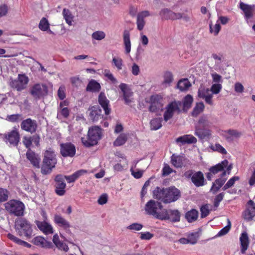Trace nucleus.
Listing matches in <instances>:
<instances>
[{
    "label": "nucleus",
    "mask_w": 255,
    "mask_h": 255,
    "mask_svg": "<svg viewBox=\"0 0 255 255\" xmlns=\"http://www.w3.org/2000/svg\"><path fill=\"white\" fill-rule=\"evenodd\" d=\"M210 90L209 88H206L204 87H201L198 89V95L200 98H203L208 95L211 94Z\"/></svg>",
    "instance_id": "nucleus-51"
},
{
    "label": "nucleus",
    "mask_w": 255,
    "mask_h": 255,
    "mask_svg": "<svg viewBox=\"0 0 255 255\" xmlns=\"http://www.w3.org/2000/svg\"><path fill=\"white\" fill-rule=\"evenodd\" d=\"M213 149L223 154H226L227 153L226 150L219 143H216Z\"/></svg>",
    "instance_id": "nucleus-60"
},
{
    "label": "nucleus",
    "mask_w": 255,
    "mask_h": 255,
    "mask_svg": "<svg viewBox=\"0 0 255 255\" xmlns=\"http://www.w3.org/2000/svg\"><path fill=\"white\" fill-rule=\"evenodd\" d=\"M58 115H60L64 118H67L70 114L69 109L67 108H62L58 109Z\"/></svg>",
    "instance_id": "nucleus-55"
},
{
    "label": "nucleus",
    "mask_w": 255,
    "mask_h": 255,
    "mask_svg": "<svg viewBox=\"0 0 255 255\" xmlns=\"http://www.w3.org/2000/svg\"><path fill=\"white\" fill-rule=\"evenodd\" d=\"M26 157L33 167L37 168L40 167V158L38 154L31 149H28L26 153Z\"/></svg>",
    "instance_id": "nucleus-20"
},
{
    "label": "nucleus",
    "mask_w": 255,
    "mask_h": 255,
    "mask_svg": "<svg viewBox=\"0 0 255 255\" xmlns=\"http://www.w3.org/2000/svg\"><path fill=\"white\" fill-rule=\"evenodd\" d=\"M105 36V33L102 31H96L92 34V38L97 40H101L104 39Z\"/></svg>",
    "instance_id": "nucleus-50"
},
{
    "label": "nucleus",
    "mask_w": 255,
    "mask_h": 255,
    "mask_svg": "<svg viewBox=\"0 0 255 255\" xmlns=\"http://www.w3.org/2000/svg\"><path fill=\"white\" fill-rule=\"evenodd\" d=\"M39 28L40 30L44 31H46L49 29V23L46 18L43 17L41 19L39 24Z\"/></svg>",
    "instance_id": "nucleus-49"
},
{
    "label": "nucleus",
    "mask_w": 255,
    "mask_h": 255,
    "mask_svg": "<svg viewBox=\"0 0 255 255\" xmlns=\"http://www.w3.org/2000/svg\"><path fill=\"white\" fill-rule=\"evenodd\" d=\"M240 8L244 11L245 16L250 18L253 16V12L255 9V5H249L243 2H241L240 4Z\"/></svg>",
    "instance_id": "nucleus-27"
},
{
    "label": "nucleus",
    "mask_w": 255,
    "mask_h": 255,
    "mask_svg": "<svg viewBox=\"0 0 255 255\" xmlns=\"http://www.w3.org/2000/svg\"><path fill=\"white\" fill-rule=\"evenodd\" d=\"M65 88L64 86H60L57 92V95L60 100H63L65 98Z\"/></svg>",
    "instance_id": "nucleus-64"
},
{
    "label": "nucleus",
    "mask_w": 255,
    "mask_h": 255,
    "mask_svg": "<svg viewBox=\"0 0 255 255\" xmlns=\"http://www.w3.org/2000/svg\"><path fill=\"white\" fill-rule=\"evenodd\" d=\"M162 97L161 96L159 95H152L149 99V111L152 113H156L162 109Z\"/></svg>",
    "instance_id": "nucleus-14"
},
{
    "label": "nucleus",
    "mask_w": 255,
    "mask_h": 255,
    "mask_svg": "<svg viewBox=\"0 0 255 255\" xmlns=\"http://www.w3.org/2000/svg\"><path fill=\"white\" fill-rule=\"evenodd\" d=\"M43 154L41 172L43 175H47L55 167L57 159L54 150L51 147L45 150Z\"/></svg>",
    "instance_id": "nucleus-3"
},
{
    "label": "nucleus",
    "mask_w": 255,
    "mask_h": 255,
    "mask_svg": "<svg viewBox=\"0 0 255 255\" xmlns=\"http://www.w3.org/2000/svg\"><path fill=\"white\" fill-rule=\"evenodd\" d=\"M205 106L202 102L197 103L194 107L192 115L194 117L197 116L199 114L202 112L204 109Z\"/></svg>",
    "instance_id": "nucleus-44"
},
{
    "label": "nucleus",
    "mask_w": 255,
    "mask_h": 255,
    "mask_svg": "<svg viewBox=\"0 0 255 255\" xmlns=\"http://www.w3.org/2000/svg\"><path fill=\"white\" fill-rule=\"evenodd\" d=\"M145 213L156 219H168L172 222L179 221L180 218L178 210H168L166 208H145Z\"/></svg>",
    "instance_id": "nucleus-2"
},
{
    "label": "nucleus",
    "mask_w": 255,
    "mask_h": 255,
    "mask_svg": "<svg viewBox=\"0 0 255 255\" xmlns=\"http://www.w3.org/2000/svg\"><path fill=\"white\" fill-rule=\"evenodd\" d=\"M90 118L93 122L98 121L103 117L101 109L98 106H93L90 109Z\"/></svg>",
    "instance_id": "nucleus-26"
},
{
    "label": "nucleus",
    "mask_w": 255,
    "mask_h": 255,
    "mask_svg": "<svg viewBox=\"0 0 255 255\" xmlns=\"http://www.w3.org/2000/svg\"><path fill=\"white\" fill-rule=\"evenodd\" d=\"M5 207H24V204L19 200H10L5 204Z\"/></svg>",
    "instance_id": "nucleus-41"
},
{
    "label": "nucleus",
    "mask_w": 255,
    "mask_h": 255,
    "mask_svg": "<svg viewBox=\"0 0 255 255\" xmlns=\"http://www.w3.org/2000/svg\"><path fill=\"white\" fill-rule=\"evenodd\" d=\"M182 103L180 101L174 100L170 102L165 108V111L163 114L164 120L167 122L170 120L173 116L174 113L177 112L179 114L181 112L180 107Z\"/></svg>",
    "instance_id": "nucleus-7"
},
{
    "label": "nucleus",
    "mask_w": 255,
    "mask_h": 255,
    "mask_svg": "<svg viewBox=\"0 0 255 255\" xmlns=\"http://www.w3.org/2000/svg\"><path fill=\"white\" fill-rule=\"evenodd\" d=\"M241 244V251L242 254H244L247 250L249 245V238L246 232L242 233L240 237Z\"/></svg>",
    "instance_id": "nucleus-25"
},
{
    "label": "nucleus",
    "mask_w": 255,
    "mask_h": 255,
    "mask_svg": "<svg viewBox=\"0 0 255 255\" xmlns=\"http://www.w3.org/2000/svg\"><path fill=\"white\" fill-rule=\"evenodd\" d=\"M3 140L10 146H17L20 141V134L18 129L15 128L5 133L3 135Z\"/></svg>",
    "instance_id": "nucleus-9"
},
{
    "label": "nucleus",
    "mask_w": 255,
    "mask_h": 255,
    "mask_svg": "<svg viewBox=\"0 0 255 255\" xmlns=\"http://www.w3.org/2000/svg\"><path fill=\"white\" fill-rule=\"evenodd\" d=\"M177 88L181 91L187 90L191 86L190 82L187 78L180 79L177 83Z\"/></svg>",
    "instance_id": "nucleus-35"
},
{
    "label": "nucleus",
    "mask_w": 255,
    "mask_h": 255,
    "mask_svg": "<svg viewBox=\"0 0 255 255\" xmlns=\"http://www.w3.org/2000/svg\"><path fill=\"white\" fill-rule=\"evenodd\" d=\"M100 84L95 80L90 81L86 87V91L92 92H99L101 89Z\"/></svg>",
    "instance_id": "nucleus-34"
},
{
    "label": "nucleus",
    "mask_w": 255,
    "mask_h": 255,
    "mask_svg": "<svg viewBox=\"0 0 255 255\" xmlns=\"http://www.w3.org/2000/svg\"><path fill=\"white\" fill-rule=\"evenodd\" d=\"M165 189H161L159 187H156L153 191V196L154 198L160 200L164 203V198L165 195Z\"/></svg>",
    "instance_id": "nucleus-33"
},
{
    "label": "nucleus",
    "mask_w": 255,
    "mask_h": 255,
    "mask_svg": "<svg viewBox=\"0 0 255 255\" xmlns=\"http://www.w3.org/2000/svg\"><path fill=\"white\" fill-rule=\"evenodd\" d=\"M127 139L126 134L124 133L121 134L114 141V145L116 146H121L126 143Z\"/></svg>",
    "instance_id": "nucleus-43"
},
{
    "label": "nucleus",
    "mask_w": 255,
    "mask_h": 255,
    "mask_svg": "<svg viewBox=\"0 0 255 255\" xmlns=\"http://www.w3.org/2000/svg\"><path fill=\"white\" fill-rule=\"evenodd\" d=\"M62 14L66 23L68 25H71L72 24V22L73 21L74 16L72 15L70 10L67 8H64L62 11Z\"/></svg>",
    "instance_id": "nucleus-38"
},
{
    "label": "nucleus",
    "mask_w": 255,
    "mask_h": 255,
    "mask_svg": "<svg viewBox=\"0 0 255 255\" xmlns=\"http://www.w3.org/2000/svg\"><path fill=\"white\" fill-rule=\"evenodd\" d=\"M104 75L112 83H115L117 82L116 79L114 77L112 73L110 72L109 70H105L104 72Z\"/></svg>",
    "instance_id": "nucleus-63"
},
{
    "label": "nucleus",
    "mask_w": 255,
    "mask_h": 255,
    "mask_svg": "<svg viewBox=\"0 0 255 255\" xmlns=\"http://www.w3.org/2000/svg\"><path fill=\"white\" fill-rule=\"evenodd\" d=\"M22 115L21 114H13L10 115H8L6 117V120L10 122L11 123H16L21 121L22 120Z\"/></svg>",
    "instance_id": "nucleus-47"
},
{
    "label": "nucleus",
    "mask_w": 255,
    "mask_h": 255,
    "mask_svg": "<svg viewBox=\"0 0 255 255\" xmlns=\"http://www.w3.org/2000/svg\"><path fill=\"white\" fill-rule=\"evenodd\" d=\"M123 60L120 57H114L112 60V63L116 67L118 70L122 69Z\"/></svg>",
    "instance_id": "nucleus-54"
},
{
    "label": "nucleus",
    "mask_w": 255,
    "mask_h": 255,
    "mask_svg": "<svg viewBox=\"0 0 255 255\" xmlns=\"http://www.w3.org/2000/svg\"><path fill=\"white\" fill-rule=\"evenodd\" d=\"M102 136V128L99 126H93L89 128L87 136L81 138V141L84 146L90 147L97 145Z\"/></svg>",
    "instance_id": "nucleus-4"
},
{
    "label": "nucleus",
    "mask_w": 255,
    "mask_h": 255,
    "mask_svg": "<svg viewBox=\"0 0 255 255\" xmlns=\"http://www.w3.org/2000/svg\"><path fill=\"white\" fill-rule=\"evenodd\" d=\"M240 179L239 176H234L232 178H231L224 185L222 188L223 190L225 191L228 189L233 187L236 181H239Z\"/></svg>",
    "instance_id": "nucleus-42"
},
{
    "label": "nucleus",
    "mask_w": 255,
    "mask_h": 255,
    "mask_svg": "<svg viewBox=\"0 0 255 255\" xmlns=\"http://www.w3.org/2000/svg\"><path fill=\"white\" fill-rule=\"evenodd\" d=\"M195 134L200 139H204L211 135V131L205 128L196 127Z\"/></svg>",
    "instance_id": "nucleus-30"
},
{
    "label": "nucleus",
    "mask_w": 255,
    "mask_h": 255,
    "mask_svg": "<svg viewBox=\"0 0 255 255\" xmlns=\"http://www.w3.org/2000/svg\"><path fill=\"white\" fill-rule=\"evenodd\" d=\"M243 216L245 220H251L255 217V208H247L243 213Z\"/></svg>",
    "instance_id": "nucleus-40"
},
{
    "label": "nucleus",
    "mask_w": 255,
    "mask_h": 255,
    "mask_svg": "<svg viewBox=\"0 0 255 255\" xmlns=\"http://www.w3.org/2000/svg\"><path fill=\"white\" fill-rule=\"evenodd\" d=\"M54 222L59 227L64 230L66 234L71 237L73 234L70 229L71 226L69 223L60 215H56L54 216Z\"/></svg>",
    "instance_id": "nucleus-16"
},
{
    "label": "nucleus",
    "mask_w": 255,
    "mask_h": 255,
    "mask_svg": "<svg viewBox=\"0 0 255 255\" xmlns=\"http://www.w3.org/2000/svg\"><path fill=\"white\" fill-rule=\"evenodd\" d=\"M140 234V238L143 240H149L153 237V235L149 232H141Z\"/></svg>",
    "instance_id": "nucleus-62"
},
{
    "label": "nucleus",
    "mask_w": 255,
    "mask_h": 255,
    "mask_svg": "<svg viewBox=\"0 0 255 255\" xmlns=\"http://www.w3.org/2000/svg\"><path fill=\"white\" fill-rule=\"evenodd\" d=\"M162 119L160 118H156L153 119L150 122V128L151 130H157L162 127L161 124Z\"/></svg>",
    "instance_id": "nucleus-39"
},
{
    "label": "nucleus",
    "mask_w": 255,
    "mask_h": 255,
    "mask_svg": "<svg viewBox=\"0 0 255 255\" xmlns=\"http://www.w3.org/2000/svg\"><path fill=\"white\" fill-rule=\"evenodd\" d=\"M56 182L55 187V193L59 196H63L65 193L66 183L64 182V176L61 174L57 175L55 177Z\"/></svg>",
    "instance_id": "nucleus-15"
},
{
    "label": "nucleus",
    "mask_w": 255,
    "mask_h": 255,
    "mask_svg": "<svg viewBox=\"0 0 255 255\" xmlns=\"http://www.w3.org/2000/svg\"><path fill=\"white\" fill-rule=\"evenodd\" d=\"M162 19H179L182 18V15L180 13H175L168 8H163L159 12Z\"/></svg>",
    "instance_id": "nucleus-17"
},
{
    "label": "nucleus",
    "mask_w": 255,
    "mask_h": 255,
    "mask_svg": "<svg viewBox=\"0 0 255 255\" xmlns=\"http://www.w3.org/2000/svg\"><path fill=\"white\" fill-rule=\"evenodd\" d=\"M143 228V225L137 223H132L127 227V229L133 232L139 231Z\"/></svg>",
    "instance_id": "nucleus-52"
},
{
    "label": "nucleus",
    "mask_w": 255,
    "mask_h": 255,
    "mask_svg": "<svg viewBox=\"0 0 255 255\" xmlns=\"http://www.w3.org/2000/svg\"><path fill=\"white\" fill-rule=\"evenodd\" d=\"M209 121L207 118L205 116L201 117L198 122L196 127H200V128H206L209 126Z\"/></svg>",
    "instance_id": "nucleus-53"
},
{
    "label": "nucleus",
    "mask_w": 255,
    "mask_h": 255,
    "mask_svg": "<svg viewBox=\"0 0 255 255\" xmlns=\"http://www.w3.org/2000/svg\"><path fill=\"white\" fill-rule=\"evenodd\" d=\"M47 87L45 85L36 84L30 89V93L35 99H39L47 95Z\"/></svg>",
    "instance_id": "nucleus-13"
},
{
    "label": "nucleus",
    "mask_w": 255,
    "mask_h": 255,
    "mask_svg": "<svg viewBox=\"0 0 255 255\" xmlns=\"http://www.w3.org/2000/svg\"><path fill=\"white\" fill-rule=\"evenodd\" d=\"M222 88V85L220 84H214L211 86L210 91L212 92V94H217L219 93Z\"/></svg>",
    "instance_id": "nucleus-57"
},
{
    "label": "nucleus",
    "mask_w": 255,
    "mask_h": 255,
    "mask_svg": "<svg viewBox=\"0 0 255 255\" xmlns=\"http://www.w3.org/2000/svg\"><path fill=\"white\" fill-rule=\"evenodd\" d=\"M98 103L104 110L105 115H109L111 112L110 102L104 92H102L99 95Z\"/></svg>",
    "instance_id": "nucleus-21"
},
{
    "label": "nucleus",
    "mask_w": 255,
    "mask_h": 255,
    "mask_svg": "<svg viewBox=\"0 0 255 255\" xmlns=\"http://www.w3.org/2000/svg\"><path fill=\"white\" fill-rule=\"evenodd\" d=\"M87 172V170L84 169H81L74 172L69 176H64V180L66 179L68 183L74 182L78 178Z\"/></svg>",
    "instance_id": "nucleus-31"
},
{
    "label": "nucleus",
    "mask_w": 255,
    "mask_h": 255,
    "mask_svg": "<svg viewBox=\"0 0 255 255\" xmlns=\"http://www.w3.org/2000/svg\"><path fill=\"white\" fill-rule=\"evenodd\" d=\"M149 11L148 10H144L140 12L137 15L136 24L137 28L141 31L142 30L145 24L144 18L150 15Z\"/></svg>",
    "instance_id": "nucleus-23"
},
{
    "label": "nucleus",
    "mask_w": 255,
    "mask_h": 255,
    "mask_svg": "<svg viewBox=\"0 0 255 255\" xmlns=\"http://www.w3.org/2000/svg\"><path fill=\"white\" fill-rule=\"evenodd\" d=\"M233 168L232 164H229V161L227 159L223 160L220 163L215 165L211 166L209 170L214 175L222 172L219 178L215 180L213 183L211 191L213 193L217 192L219 189L224 185L225 183L228 179V175H230Z\"/></svg>",
    "instance_id": "nucleus-1"
},
{
    "label": "nucleus",
    "mask_w": 255,
    "mask_h": 255,
    "mask_svg": "<svg viewBox=\"0 0 255 255\" xmlns=\"http://www.w3.org/2000/svg\"><path fill=\"white\" fill-rule=\"evenodd\" d=\"M187 159L183 154H173L170 157L171 164L176 168H181L186 162Z\"/></svg>",
    "instance_id": "nucleus-18"
},
{
    "label": "nucleus",
    "mask_w": 255,
    "mask_h": 255,
    "mask_svg": "<svg viewBox=\"0 0 255 255\" xmlns=\"http://www.w3.org/2000/svg\"><path fill=\"white\" fill-rule=\"evenodd\" d=\"M31 242L35 245L45 249H51L53 245L51 242L47 241L44 237L37 236L34 238Z\"/></svg>",
    "instance_id": "nucleus-22"
},
{
    "label": "nucleus",
    "mask_w": 255,
    "mask_h": 255,
    "mask_svg": "<svg viewBox=\"0 0 255 255\" xmlns=\"http://www.w3.org/2000/svg\"><path fill=\"white\" fill-rule=\"evenodd\" d=\"M197 141L196 138L191 134H186L179 136L176 140L177 143L180 142L182 144L195 143Z\"/></svg>",
    "instance_id": "nucleus-28"
},
{
    "label": "nucleus",
    "mask_w": 255,
    "mask_h": 255,
    "mask_svg": "<svg viewBox=\"0 0 255 255\" xmlns=\"http://www.w3.org/2000/svg\"><path fill=\"white\" fill-rule=\"evenodd\" d=\"M7 236L9 240L13 241L17 245L23 246L27 248H30L31 247V245L29 243L19 239L11 234H8Z\"/></svg>",
    "instance_id": "nucleus-36"
},
{
    "label": "nucleus",
    "mask_w": 255,
    "mask_h": 255,
    "mask_svg": "<svg viewBox=\"0 0 255 255\" xmlns=\"http://www.w3.org/2000/svg\"><path fill=\"white\" fill-rule=\"evenodd\" d=\"M60 153L63 157H73L76 154L75 145L71 142L60 144Z\"/></svg>",
    "instance_id": "nucleus-10"
},
{
    "label": "nucleus",
    "mask_w": 255,
    "mask_h": 255,
    "mask_svg": "<svg viewBox=\"0 0 255 255\" xmlns=\"http://www.w3.org/2000/svg\"><path fill=\"white\" fill-rule=\"evenodd\" d=\"M173 80V75L171 72L167 71L164 75V83L170 84Z\"/></svg>",
    "instance_id": "nucleus-56"
},
{
    "label": "nucleus",
    "mask_w": 255,
    "mask_h": 255,
    "mask_svg": "<svg viewBox=\"0 0 255 255\" xmlns=\"http://www.w3.org/2000/svg\"><path fill=\"white\" fill-rule=\"evenodd\" d=\"M119 87L123 93V97L125 104L129 105L132 102L130 98L133 95L132 92L127 88L128 86L126 84L122 83L120 85Z\"/></svg>",
    "instance_id": "nucleus-24"
},
{
    "label": "nucleus",
    "mask_w": 255,
    "mask_h": 255,
    "mask_svg": "<svg viewBox=\"0 0 255 255\" xmlns=\"http://www.w3.org/2000/svg\"><path fill=\"white\" fill-rule=\"evenodd\" d=\"M184 177L190 179L192 183L197 187L203 186L207 183L204 174L201 171H196L193 169H189L184 172Z\"/></svg>",
    "instance_id": "nucleus-5"
},
{
    "label": "nucleus",
    "mask_w": 255,
    "mask_h": 255,
    "mask_svg": "<svg viewBox=\"0 0 255 255\" xmlns=\"http://www.w3.org/2000/svg\"><path fill=\"white\" fill-rule=\"evenodd\" d=\"M221 28L219 23H216L214 28L212 27V24H210V31L211 33H214L215 35H218Z\"/></svg>",
    "instance_id": "nucleus-59"
},
{
    "label": "nucleus",
    "mask_w": 255,
    "mask_h": 255,
    "mask_svg": "<svg viewBox=\"0 0 255 255\" xmlns=\"http://www.w3.org/2000/svg\"><path fill=\"white\" fill-rule=\"evenodd\" d=\"M123 42L125 48V53L128 54L130 52L131 42L130 32L128 30H125L123 32Z\"/></svg>",
    "instance_id": "nucleus-29"
},
{
    "label": "nucleus",
    "mask_w": 255,
    "mask_h": 255,
    "mask_svg": "<svg viewBox=\"0 0 255 255\" xmlns=\"http://www.w3.org/2000/svg\"><path fill=\"white\" fill-rule=\"evenodd\" d=\"M38 228L45 235H48L52 234L54 232V230L50 224L45 221L35 222Z\"/></svg>",
    "instance_id": "nucleus-19"
},
{
    "label": "nucleus",
    "mask_w": 255,
    "mask_h": 255,
    "mask_svg": "<svg viewBox=\"0 0 255 255\" xmlns=\"http://www.w3.org/2000/svg\"><path fill=\"white\" fill-rule=\"evenodd\" d=\"M189 244L194 245L197 242L198 238L196 233H192L188 235L187 237Z\"/></svg>",
    "instance_id": "nucleus-58"
},
{
    "label": "nucleus",
    "mask_w": 255,
    "mask_h": 255,
    "mask_svg": "<svg viewBox=\"0 0 255 255\" xmlns=\"http://www.w3.org/2000/svg\"><path fill=\"white\" fill-rule=\"evenodd\" d=\"M228 224L224 228L222 229L217 234L216 237H221L226 235L230 230L231 223L229 219H227Z\"/></svg>",
    "instance_id": "nucleus-45"
},
{
    "label": "nucleus",
    "mask_w": 255,
    "mask_h": 255,
    "mask_svg": "<svg viewBox=\"0 0 255 255\" xmlns=\"http://www.w3.org/2000/svg\"><path fill=\"white\" fill-rule=\"evenodd\" d=\"M23 143L26 148L28 149H31L30 147L32 145V141L31 137L24 136L23 138Z\"/></svg>",
    "instance_id": "nucleus-61"
},
{
    "label": "nucleus",
    "mask_w": 255,
    "mask_h": 255,
    "mask_svg": "<svg viewBox=\"0 0 255 255\" xmlns=\"http://www.w3.org/2000/svg\"><path fill=\"white\" fill-rule=\"evenodd\" d=\"M198 216V212L192 208L185 214V218L188 223H193L197 220Z\"/></svg>",
    "instance_id": "nucleus-32"
},
{
    "label": "nucleus",
    "mask_w": 255,
    "mask_h": 255,
    "mask_svg": "<svg viewBox=\"0 0 255 255\" xmlns=\"http://www.w3.org/2000/svg\"><path fill=\"white\" fill-rule=\"evenodd\" d=\"M29 79L25 74H18L16 79L11 80L10 86L17 91H21L26 88Z\"/></svg>",
    "instance_id": "nucleus-8"
},
{
    "label": "nucleus",
    "mask_w": 255,
    "mask_h": 255,
    "mask_svg": "<svg viewBox=\"0 0 255 255\" xmlns=\"http://www.w3.org/2000/svg\"><path fill=\"white\" fill-rule=\"evenodd\" d=\"M193 99L191 95H186L183 100V111H187L192 106Z\"/></svg>",
    "instance_id": "nucleus-37"
},
{
    "label": "nucleus",
    "mask_w": 255,
    "mask_h": 255,
    "mask_svg": "<svg viewBox=\"0 0 255 255\" xmlns=\"http://www.w3.org/2000/svg\"><path fill=\"white\" fill-rule=\"evenodd\" d=\"M165 195L164 198V203H170L175 202L180 197V191L175 187H171L165 189Z\"/></svg>",
    "instance_id": "nucleus-12"
},
{
    "label": "nucleus",
    "mask_w": 255,
    "mask_h": 255,
    "mask_svg": "<svg viewBox=\"0 0 255 255\" xmlns=\"http://www.w3.org/2000/svg\"><path fill=\"white\" fill-rule=\"evenodd\" d=\"M37 128L38 125L36 121L31 118L23 120L20 123L21 129L31 134L35 133L37 129Z\"/></svg>",
    "instance_id": "nucleus-11"
},
{
    "label": "nucleus",
    "mask_w": 255,
    "mask_h": 255,
    "mask_svg": "<svg viewBox=\"0 0 255 255\" xmlns=\"http://www.w3.org/2000/svg\"><path fill=\"white\" fill-rule=\"evenodd\" d=\"M24 208H6L7 211L12 215L15 216H22Z\"/></svg>",
    "instance_id": "nucleus-46"
},
{
    "label": "nucleus",
    "mask_w": 255,
    "mask_h": 255,
    "mask_svg": "<svg viewBox=\"0 0 255 255\" xmlns=\"http://www.w3.org/2000/svg\"><path fill=\"white\" fill-rule=\"evenodd\" d=\"M9 192L7 190L0 188V203L4 202L8 200Z\"/></svg>",
    "instance_id": "nucleus-48"
},
{
    "label": "nucleus",
    "mask_w": 255,
    "mask_h": 255,
    "mask_svg": "<svg viewBox=\"0 0 255 255\" xmlns=\"http://www.w3.org/2000/svg\"><path fill=\"white\" fill-rule=\"evenodd\" d=\"M15 229L16 232L21 236L23 235L27 238H30L32 234L31 225L26 219L23 218L18 219L15 222Z\"/></svg>",
    "instance_id": "nucleus-6"
}]
</instances>
